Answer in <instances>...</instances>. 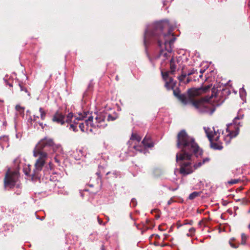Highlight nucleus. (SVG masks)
Masks as SVG:
<instances>
[{
    "label": "nucleus",
    "instance_id": "f257e3e1",
    "mask_svg": "<svg viewBox=\"0 0 250 250\" xmlns=\"http://www.w3.org/2000/svg\"><path fill=\"white\" fill-rule=\"evenodd\" d=\"M177 146L181 151L176 154V161L179 163L180 173L184 175L190 174L194 169L191 166V158L193 154L196 157L202 155V150L194 139L189 136L184 130L177 135Z\"/></svg>",
    "mask_w": 250,
    "mask_h": 250
},
{
    "label": "nucleus",
    "instance_id": "f03ea898",
    "mask_svg": "<svg viewBox=\"0 0 250 250\" xmlns=\"http://www.w3.org/2000/svg\"><path fill=\"white\" fill-rule=\"evenodd\" d=\"M176 84L173 88L174 95L177 97L184 104H190L198 109L200 112L212 114L214 111V107L211 103L212 99L216 94V89L213 87L211 89L212 93L209 97L206 96L198 100L194 99V97L202 94L207 92L212 86V84L205 85L199 88H191L188 90V97L181 94L178 88H174ZM170 90V89H169Z\"/></svg>",
    "mask_w": 250,
    "mask_h": 250
},
{
    "label": "nucleus",
    "instance_id": "7ed1b4c3",
    "mask_svg": "<svg viewBox=\"0 0 250 250\" xmlns=\"http://www.w3.org/2000/svg\"><path fill=\"white\" fill-rule=\"evenodd\" d=\"M207 136L210 142L211 146L214 149H221L222 143H229L231 139L236 137L238 134V129L231 130L229 127L226 128L225 131L216 129L214 127L204 128Z\"/></svg>",
    "mask_w": 250,
    "mask_h": 250
},
{
    "label": "nucleus",
    "instance_id": "20e7f679",
    "mask_svg": "<svg viewBox=\"0 0 250 250\" xmlns=\"http://www.w3.org/2000/svg\"><path fill=\"white\" fill-rule=\"evenodd\" d=\"M160 28L164 32L160 34L159 37V41L157 42V45L162 48L165 49L168 51L171 50V45L174 42L175 38L172 30L170 28L167 21L157 23V29Z\"/></svg>",
    "mask_w": 250,
    "mask_h": 250
},
{
    "label": "nucleus",
    "instance_id": "39448f33",
    "mask_svg": "<svg viewBox=\"0 0 250 250\" xmlns=\"http://www.w3.org/2000/svg\"><path fill=\"white\" fill-rule=\"evenodd\" d=\"M176 69L175 61L173 58H172L170 61V70L165 72L162 71V77L165 82V85L167 89L173 88L175 84H176V82L174 81L173 79L169 76L174 75Z\"/></svg>",
    "mask_w": 250,
    "mask_h": 250
},
{
    "label": "nucleus",
    "instance_id": "423d86ee",
    "mask_svg": "<svg viewBox=\"0 0 250 250\" xmlns=\"http://www.w3.org/2000/svg\"><path fill=\"white\" fill-rule=\"evenodd\" d=\"M54 145V141L51 139L45 138L41 140L36 145L33 150V155L35 157H38L39 154L46 153L43 151L46 150V148L49 147L53 146Z\"/></svg>",
    "mask_w": 250,
    "mask_h": 250
},
{
    "label": "nucleus",
    "instance_id": "0eeeda50",
    "mask_svg": "<svg viewBox=\"0 0 250 250\" xmlns=\"http://www.w3.org/2000/svg\"><path fill=\"white\" fill-rule=\"evenodd\" d=\"M54 145V141L51 139L45 138L41 140L36 145L33 150V155L35 157H38L39 154L46 153L43 151L46 150V148L49 147L53 146Z\"/></svg>",
    "mask_w": 250,
    "mask_h": 250
},
{
    "label": "nucleus",
    "instance_id": "6e6552de",
    "mask_svg": "<svg viewBox=\"0 0 250 250\" xmlns=\"http://www.w3.org/2000/svg\"><path fill=\"white\" fill-rule=\"evenodd\" d=\"M39 158L36 160L35 164V169L33 171L32 174V178L33 179L36 178L38 175V173L41 171L44 166L45 161L47 157V153H43L39 154L38 156Z\"/></svg>",
    "mask_w": 250,
    "mask_h": 250
},
{
    "label": "nucleus",
    "instance_id": "1a4fd4ad",
    "mask_svg": "<svg viewBox=\"0 0 250 250\" xmlns=\"http://www.w3.org/2000/svg\"><path fill=\"white\" fill-rule=\"evenodd\" d=\"M19 178L18 173L16 171H8L4 179V185L5 187L13 188L15 187Z\"/></svg>",
    "mask_w": 250,
    "mask_h": 250
},
{
    "label": "nucleus",
    "instance_id": "9d476101",
    "mask_svg": "<svg viewBox=\"0 0 250 250\" xmlns=\"http://www.w3.org/2000/svg\"><path fill=\"white\" fill-rule=\"evenodd\" d=\"M154 145L151 138L146 136L140 145H135L133 148L136 151L146 154V149L153 147Z\"/></svg>",
    "mask_w": 250,
    "mask_h": 250
},
{
    "label": "nucleus",
    "instance_id": "9b49d317",
    "mask_svg": "<svg viewBox=\"0 0 250 250\" xmlns=\"http://www.w3.org/2000/svg\"><path fill=\"white\" fill-rule=\"evenodd\" d=\"M52 121L58 124L63 125L65 123V116L61 112L57 111L53 115Z\"/></svg>",
    "mask_w": 250,
    "mask_h": 250
},
{
    "label": "nucleus",
    "instance_id": "f8f14e48",
    "mask_svg": "<svg viewBox=\"0 0 250 250\" xmlns=\"http://www.w3.org/2000/svg\"><path fill=\"white\" fill-rule=\"evenodd\" d=\"M89 114V112L88 111L77 113V115H75L74 116L75 119L73 121V124L77 125L78 121L83 120Z\"/></svg>",
    "mask_w": 250,
    "mask_h": 250
},
{
    "label": "nucleus",
    "instance_id": "ddd939ff",
    "mask_svg": "<svg viewBox=\"0 0 250 250\" xmlns=\"http://www.w3.org/2000/svg\"><path fill=\"white\" fill-rule=\"evenodd\" d=\"M93 118L94 117L92 115V113H89L87 117L84 119L86 130L89 125L93 127H96V125L93 123Z\"/></svg>",
    "mask_w": 250,
    "mask_h": 250
},
{
    "label": "nucleus",
    "instance_id": "4468645a",
    "mask_svg": "<svg viewBox=\"0 0 250 250\" xmlns=\"http://www.w3.org/2000/svg\"><path fill=\"white\" fill-rule=\"evenodd\" d=\"M95 120H96V126L99 127H104L105 125H103L102 123L104 122L105 121V117L104 116L100 113L98 115H97L96 117H95Z\"/></svg>",
    "mask_w": 250,
    "mask_h": 250
},
{
    "label": "nucleus",
    "instance_id": "2eb2a0df",
    "mask_svg": "<svg viewBox=\"0 0 250 250\" xmlns=\"http://www.w3.org/2000/svg\"><path fill=\"white\" fill-rule=\"evenodd\" d=\"M243 118L244 114L243 113L242 111L241 110H239L237 116L234 119V124L237 125H240L241 122L239 121L243 120Z\"/></svg>",
    "mask_w": 250,
    "mask_h": 250
},
{
    "label": "nucleus",
    "instance_id": "dca6fc26",
    "mask_svg": "<svg viewBox=\"0 0 250 250\" xmlns=\"http://www.w3.org/2000/svg\"><path fill=\"white\" fill-rule=\"evenodd\" d=\"M155 35V30H153L152 31H150L149 28H148L145 32V37H144V44L145 45L146 44L147 42V37L148 36H150L151 37H153Z\"/></svg>",
    "mask_w": 250,
    "mask_h": 250
},
{
    "label": "nucleus",
    "instance_id": "f3484780",
    "mask_svg": "<svg viewBox=\"0 0 250 250\" xmlns=\"http://www.w3.org/2000/svg\"><path fill=\"white\" fill-rule=\"evenodd\" d=\"M142 137L136 133H132L130 138L131 141H136L139 143L141 140Z\"/></svg>",
    "mask_w": 250,
    "mask_h": 250
},
{
    "label": "nucleus",
    "instance_id": "a211bd4d",
    "mask_svg": "<svg viewBox=\"0 0 250 250\" xmlns=\"http://www.w3.org/2000/svg\"><path fill=\"white\" fill-rule=\"evenodd\" d=\"M155 226V224L150 220H146L145 225H144V227L146 229H151Z\"/></svg>",
    "mask_w": 250,
    "mask_h": 250
},
{
    "label": "nucleus",
    "instance_id": "6ab92c4d",
    "mask_svg": "<svg viewBox=\"0 0 250 250\" xmlns=\"http://www.w3.org/2000/svg\"><path fill=\"white\" fill-rule=\"evenodd\" d=\"M209 159L208 158L205 159L203 160L202 162H199L195 164L193 166L194 169H196L199 167H200L203 164H204L206 162H208Z\"/></svg>",
    "mask_w": 250,
    "mask_h": 250
},
{
    "label": "nucleus",
    "instance_id": "aec40b11",
    "mask_svg": "<svg viewBox=\"0 0 250 250\" xmlns=\"http://www.w3.org/2000/svg\"><path fill=\"white\" fill-rule=\"evenodd\" d=\"M39 111L40 112V117L42 120H44L46 117V112L44 110V109L42 107H40L39 109Z\"/></svg>",
    "mask_w": 250,
    "mask_h": 250
},
{
    "label": "nucleus",
    "instance_id": "412c9836",
    "mask_svg": "<svg viewBox=\"0 0 250 250\" xmlns=\"http://www.w3.org/2000/svg\"><path fill=\"white\" fill-rule=\"evenodd\" d=\"M75 116L73 115L72 113H69L66 117V119L65 120V122L67 123H69L72 122V119Z\"/></svg>",
    "mask_w": 250,
    "mask_h": 250
},
{
    "label": "nucleus",
    "instance_id": "4be33fe9",
    "mask_svg": "<svg viewBox=\"0 0 250 250\" xmlns=\"http://www.w3.org/2000/svg\"><path fill=\"white\" fill-rule=\"evenodd\" d=\"M249 238V236L244 233L241 234V244L245 245L246 243V241Z\"/></svg>",
    "mask_w": 250,
    "mask_h": 250
},
{
    "label": "nucleus",
    "instance_id": "5701e85b",
    "mask_svg": "<svg viewBox=\"0 0 250 250\" xmlns=\"http://www.w3.org/2000/svg\"><path fill=\"white\" fill-rule=\"evenodd\" d=\"M201 193L199 192H193L192 193H191L189 196V199L190 200H193L196 197L199 196L200 195Z\"/></svg>",
    "mask_w": 250,
    "mask_h": 250
},
{
    "label": "nucleus",
    "instance_id": "b1692460",
    "mask_svg": "<svg viewBox=\"0 0 250 250\" xmlns=\"http://www.w3.org/2000/svg\"><path fill=\"white\" fill-rule=\"evenodd\" d=\"M187 75V74L182 71L181 75L178 77L179 82H182L184 80Z\"/></svg>",
    "mask_w": 250,
    "mask_h": 250
},
{
    "label": "nucleus",
    "instance_id": "393cba45",
    "mask_svg": "<svg viewBox=\"0 0 250 250\" xmlns=\"http://www.w3.org/2000/svg\"><path fill=\"white\" fill-rule=\"evenodd\" d=\"M24 172L25 175L31 176L32 177V174L33 173V172L31 173L29 167H28L27 168H24Z\"/></svg>",
    "mask_w": 250,
    "mask_h": 250
},
{
    "label": "nucleus",
    "instance_id": "a878e982",
    "mask_svg": "<svg viewBox=\"0 0 250 250\" xmlns=\"http://www.w3.org/2000/svg\"><path fill=\"white\" fill-rule=\"evenodd\" d=\"M15 108H16L17 111L20 112V113H23L24 112V108L23 107H21L20 105H16V107H15Z\"/></svg>",
    "mask_w": 250,
    "mask_h": 250
},
{
    "label": "nucleus",
    "instance_id": "bb28decb",
    "mask_svg": "<svg viewBox=\"0 0 250 250\" xmlns=\"http://www.w3.org/2000/svg\"><path fill=\"white\" fill-rule=\"evenodd\" d=\"M39 118V116H36L35 115H34L33 116V118H31V122H33V123H34L36 125H37V123L38 122V119Z\"/></svg>",
    "mask_w": 250,
    "mask_h": 250
},
{
    "label": "nucleus",
    "instance_id": "cd10ccee",
    "mask_svg": "<svg viewBox=\"0 0 250 250\" xmlns=\"http://www.w3.org/2000/svg\"><path fill=\"white\" fill-rule=\"evenodd\" d=\"M234 241V239H232L229 241V244L230 246L233 248H237L238 247V245H236L233 243V241Z\"/></svg>",
    "mask_w": 250,
    "mask_h": 250
},
{
    "label": "nucleus",
    "instance_id": "c85d7f7f",
    "mask_svg": "<svg viewBox=\"0 0 250 250\" xmlns=\"http://www.w3.org/2000/svg\"><path fill=\"white\" fill-rule=\"evenodd\" d=\"M85 123L84 122L83 123H81L79 124V127L80 128V129H81V130L82 131V132H84L85 131Z\"/></svg>",
    "mask_w": 250,
    "mask_h": 250
},
{
    "label": "nucleus",
    "instance_id": "c756f323",
    "mask_svg": "<svg viewBox=\"0 0 250 250\" xmlns=\"http://www.w3.org/2000/svg\"><path fill=\"white\" fill-rule=\"evenodd\" d=\"M116 119H117V116H113L112 115L109 114L108 115V117H107V121H113L115 120Z\"/></svg>",
    "mask_w": 250,
    "mask_h": 250
},
{
    "label": "nucleus",
    "instance_id": "7c9ffc66",
    "mask_svg": "<svg viewBox=\"0 0 250 250\" xmlns=\"http://www.w3.org/2000/svg\"><path fill=\"white\" fill-rule=\"evenodd\" d=\"M189 234L188 233L187 235L188 236H191L194 234V233L195 232V229L194 228H191L189 229Z\"/></svg>",
    "mask_w": 250,
    "mask_h": 250
},
{
    "label": "nucleus",
    "instance_id": "2f4dec72",
    "mask_svg": "<svg viewBox=\"0 0 250 250\" xmlns=\"http://www.w3.org/2000/svg\"><path fill=\"white\" fill-rule=\"evenodd\" d=\"M70 128L72 129L73 131H74V132H76L78 131L77 126L75 124H70Z\"/></svg>",
    "mask_w": 250,
    "mask_h": 250
},
{
    "label": "nucleus",
    "instance_id": "473e14b6",
    "mask_svg": "<svg viewBox=\"0 0 250 250\" xmlns=\"http://www.w3.org/2000/svg\"><path fill=\"white\" fill-rule=\"evenodd\" d=\"M153 237H155V240H154V241L153 242V244L154 245H156V235L155 234H152V235L149 237V240H150V241H151V240H152V239Z\"/></svg>",
    "mask_w": 250,
    "mask_h": 250
},
{
    "label": "nucleus",
    "instance_id": "72a5a7b5",
    "mask_svg": "<svg viewBox=\"0 0 250 250\" xmlns=\"http://www.w3.org/2000/svg\"><path fill=\"white\" fill-rule=\"evenodd\" d=\"M239 181V180L238 179H233V180H231L230 181H229L228 183L230 185H233V184L238 183Z\"/></svg>",
    "mask_w": 250,
    "mask_h": 250
},
{
    "label": "nucleus",
    "instance_id": "f704fd0d",
    "mask_svg": "<svg viewBox=\"0 0 250 250\" xmlns=\"http://www.w3.org/2000/svg\"><path fill=\"white\" fill-rule=\"evenodd\" d=\"M109 174H112V175H114V176L117 178L118 176V172H108L106 173V175H108Z\"/></svg>",
    "mask_w": 250,
    "mask_h": 250
},
{
    "label": "nucleus",
    "instance_id": "c9c22d12",
    "mask_svg": "<svg viewBox=\"0 0 250 250\" xmlns=\"http://www.w3.org/2000/svg\"><path fill=\"white\" fill-rule=\"evenodd\" d=\"M133 207H135L137 205V201L135 198H133L131 200L130 203Z\"/></svg>",
    "mask_w": 250,
    "mask_h": 250
},
{
    "label": "nucleus",
    "instance_id": "e433bc0d",
    "mask_svg": "<svg viewBox=\"0 0 250 250\" xmlns=\"http://www.w3.org/2000/svg\"><path fill=\"white\" fill-rule=\"evenodd\" d=\"M19 86L20 87L21 91H24L25 92H27V90L26 88H24L22 85L20 83H19Z\"/></svg>",
    "mask_w": 250,
    "mask_h": 250
},
{
    "label": "nucleus",
    "instance_id": "4c0bfd02",
    "mask_svg": "<svg viewBox=\"0 0 250 250\" xmlns=\"http://www.w3.org/2000/svg\"><path fill=\"white\" fill-rule=\"evenodd\" d=\"M195 71H196L193 69L191 70L188 71V72L187 74V75H188V76L194 74L195 73Z\"/></svg>",
    "mask_w": 250,
    "mask_h": 250
},
{
    "label": "nucleus",
    "instance_id": "58836bf2",
    "mask_svg": "<svg viewBox=\"0 0 250 250\" xmlns=\"http://www.w3.org/2000/svg\"><path fill=\"white\" fill-rule=\"evenodd\" d=\"M39 125L40 126H41L42 128V129H43L44 126H45V124H43V123L42 122H38V123H37V125Z\"/></svg>",
    "mask_w": 250,
    "mask_h": 250
},
{
    "label": "nucleus",
    "instance_id": "ea45409f",
    "mask_svg": "<svg viewBox=\"0 0 250 250\" xmlns=\"http://www.w3.org/2000/svg\"><path fill=\"white\" fill-rule=\"evenodd\" d=\"M96 175L98 176V179L101 180V178H102V176H101V171L100 170H99L98 171H97L96 172Z\"/></svg>",
    "mask_w": 250,
    "mask_h": 250
},
{
    "label": "nucleus",
    "instance_id": "a19ab883",
    "mask_svg": "<svg viewBox=\"0 0 250 250\" xmlns=\"http://www.w3.org/2000/svg\"><path fill=\"white\" fill-rule=\"evenodd\" d=\"M191 81V79H190V78L188 77L186 81L184 82V83L185 84H187L188 83H189V82H190Z\"/></svg>",
    "mask_w": 250,
    "mask_h": 250
},
{
    "label": "nucleus",
    "instance_id": "79ce46f5",
    "mask_svg": "<svg viewBox=\"0 0 250 250\" xmlns=\"http://www.w3.org/2000/svg\"><path fill=\"white\" fill-rule=\"evenodd\" d=\"M162 227H163V226H160L159 227V230H161V231L164 230H165V229H165V228L162 229Z\"/></svg>",
    "mask_w": 250,
    "mask_h": 250
},
{
    "label": "nucleus",
    "instance_id": "37998d69",
    "mask_svg": "<svg viewBox=\"0 0 250 250\" xmlns=\"http://www.w3.org/2000/svg\"><path fill=\"white\" fill-rule=\"evenodd\" d=\"M54 160H55V162H56L57 163H59V161L56 158H55Z\"/></svg>",
    "mask_w": 250,
    "mask_h": 250
},
{
    "label": "nucleus",
    "instance_id": "c03bdc74",
    "mask_svg": "<svg viewBox=\"0 0 250 250\" xmlns=\"http://www.w3.org/2000/svg\"><path fill=\"white\" fill-rule=\"evenodd\" d=\"M147 56H148V58H149V59L150 61L151 62H152V59L150 58V57L148 55H147Z\"/></svg>",
    "mask_w": 250,
    "mask_h": 250
},
{
    "label": "nucleus",
    "instance_id": "a18cd8bd",
    "mask_svg": "<svg viewBox=\"0 0 250 250\" xmlns=\"http://www.w3.org/2000/svg\"><path fill=\"white\" fill-rule=\"evenodd\" d=\"M88 186L90 187H93L94 186V185L93 184H88Z\"/></svg>",
    "mask_w": 250,
    "mask_h": 250
},
{
    "label": "nucleus",
    "instance_id": "49530a36",
    "mask_svg": "<svg viewBox=\"0 0 250 250\" xmlns=\"http://www.w3.org/2000/svg\"><path fill=\"white\" fill-rule=\"evenodd\" d=\"M9 86L10 87H12L13 86V85L11 84V83H8Z\"/></svg>",
    "mask_w": 250,
    "mask_h": 250
},
{
    "label": "nucleus",
    "instance_id": "de8ad7c7",
    "mask_svg": "<svg viewBox=\"0 0 250 250\" xmlns=\"http://www.w3.org/2000/svg\"><path fill=\"white\" fill-rule=\"evenodd\" d=\"M204 71H205V70H201L200 71V72L202 74Z\"/></svg>",
    "mask_w": 250,
    "mask_h": 250
},
{
    "label": "nucleus",
    "instance_id": "09e8293b",
    "mask_svg": "<svg viewBox=\"0 0 250 250\" xmlns=\"http://www.w3.org/2000/svg\"><path fill=\"white\" fill-rule=\"evenodd\" d=\"M152 211H154V212H155V211H156V208H154Z\"/></svg>",
    "mask_w": 250,
    "mask_h": 250
},
{
    "label": "nucleus",
    "instance_id": "8fccbe9b",
    "mask_svg": "<svg viewBox=\"0 0 250 250\" xmlns=\"http://www.w3.org/2000/svg\"><path fill=\"white\" fill-rule=\"evenodd\" d=\"M157 219L159 217V215L158 214V213H157Z\"/></svg>",
    "mask_w": 250,
    "mask_h": 250
},
{
    "label": "nucleus",
    "instance_id": "3c124183",
    "mask_svg": "<svg viewBox=\"0 0 250 250\" xmlns=\"http://www.w3.org/2000/svg\"><path fill=\"white\" fill-rule=\"evenodd\" d=\"M248 228H249V229H250V224L249 225V226H248Z\"/></svg>",
    "mask_w": 250,
    "mask_h": 250
},
{
    "label": "nucleus",
    "instance_id": "603ef678",
    "mask_svg": "<svg viewBox=\"0 0 250 250\" xmlns=\"http://www.w3.org/2000/svg\"><path fill=\"white\" fill-rule=\"evenodd\" d=\"M99 222H100V224H101V222H102V221L99 220Z\"/></svg>",
    "mask_w": 250,
    "mask_h": 250
},
{
    "label": "nucleus",
    "instance_id": "864d4df0",
    "mask_svg": "<svg viewBox=\"0 0 250 250\" xmlns=\"http://www.w3.org/2000/svg\"><path fill=\"white\" fill-rule=\"evenodd\" d=\"M99 222H100V224H101V222H102V221L99 220Z\"/></svg>",
    "mask_w": 250,
    "mask_h": 250
},
{
    "label": "nucleus",
    "instance_id": "5fc2aeb1",
    "mask_svg": "<svg viewBox=\"0 0 250 250\" xmlns=\"http://www.w3.org/2000/svg\"><path fill=\"white\" fill-rule=\"evenodd\" d=\"M99 222H100V224H101V222H102V221L99 220Z\"/></svg>",
    "mask_w": 250,
    "mask_h": 250
},
{
    "label": "nucleus",
    "instance_id": "6e6d98bb",
    "mask_svg": "<svg viewBox=\"0 0 250 250\" xmlns=\"http://www.w3.org/2000/svg\"><path fill=\"white\" fill-rule=\"evenodd\" d=\"M99 222H100V224H101V222H102V221L99 220Z\"/></svg>",
    "mask_w": 250,
    "mask_h": 250
},
{
    "label": "nucleus",
    "instance_id": "4d7b16f0",
    "mask_svg": "<svg viewBox=\"0 0 250 250\" xmlns=\"http://www.w3.org/2000/svg\"><path fill=\"white\" fill-rule=\"evenodd\" d=\"M199 77H200V78H201V77H202V75H200L199 76Z\"/></svg>",
    "mask_w": 250,
    "mask_h": 250
},
{
    "label": "nucleus",
    "instance_id": "13d9d810",
    "mask_svg": "<svg viewBox=\"0 0 250 250\" xmlns=\"http://www.w3.org/2000/svg\"><path fill=\"white\" fill-rule=\"evenodd\" d=\"M90 131L92 132V129H90Z\"/></svg>",
    "mask_w": 250,
    "mask_h": 250
}]
</instances>
